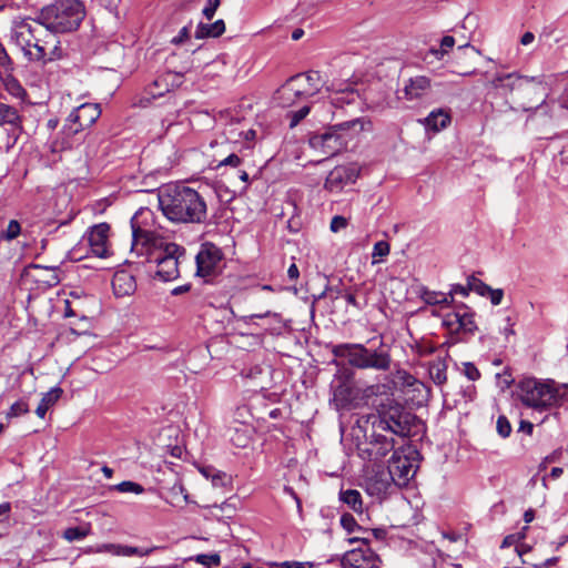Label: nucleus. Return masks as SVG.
Instances as JSON below:
<instances>
[{"label": "nucleus", "instance_id": "1", "mask_svg": "<svg viewBox=\"0 0 568 568\" xmlns=\"http://www.w3.org/2000/svg\"><path fill=\"white\" fill-rule=\"evenodd\" d=\"M150 210H140L131 219L132 245L131 252L143 262L155 263V275L163 282L176 280L180 276L179 264L185 254V250L166 241L158 233L144 229L140 224L141 217L151 216Z\"/></svg>", "mask_w": 568, "mask_h": 568}, {"label": "nucleus", "instance_id": "2", "mask_svg": "<svg viewBox=\"0 0 568 568\" xmlns=\"http://www.w3.org/2000/svg\"><path fill=\"white\" fill-rule=\"evenodd\" d=\"M11 41L31 61H53L61 57L55 36L40 23L39 17L14 19L11 27Z\"/></svg>", "mask_w": 568, "mask_h": 568}, {"label": "nucleus", "instance_id": "3", "mask_svg": "<svg viewBox=\"0 0 568 568\" xmlns=\"http://www.w3.org/2000/svg\"><path fill=\"white\" fill-rule=\"evenodd\" d=\"M163 215L174 223H203L207 206L203 196L185 185H166L158 195Z\"/></svg>", "mask_w": 568, "mask_h": 568}, {"label": "nucleus", "instance_id": "4", "mask_svg": "<svg viewBox=\"0 0 568 568\" xmlns=\"http://www.w3.org/2000/svg\"><path fill=\"white\" fill-rule=\"evenodd\" d=\"M516 389L524 406L540 413L561 406L568 398V384L554 379L525 377L518 382Z\"/></svg>", "mask_w": 568, "mask_h": 568}, {"label": "nucleus", "instance_id": "5", "mask_svg": "<svg viewBox=\"0 0 568 568\" xmlns=\"http://www.w3.org/2000/svg\"><path fill=\"white\" fill-rule=\"evenodd\" d=\"M371 129L372 122L368 118H356L335 124L323 134L314 135L311 138L310 144L312 148L321 150L326 158H329L345 149L348 141L354 136Z\"/></svg>", "mask_w": 568, "mask_h": 568}, {"label": "nucleus", "instance_id": "6", "mask_svg": "<svg viewBox=\"0 0 568 568\" xmlns=\"http://www.w3.org/2000/svg\"><path fill=\"white\" fill-rule=\"evenodd\" d=\"M84 16V7L79 0H55L38 14L40 23L54 36L77 30Z\"/></svg>", "mask_w": 568, "mask_h": 568}, {"label": "nucleus", "instance_id": "7", "mask_svg": "<svg viewBox=\"0 0 568 568\" xmlns=\"http://www.w3.org/2000/svg\"><path fill=\"white\" fill-rule=\"evenodd\" d=\"M416 468L417 465L413 458L400 450H394L388 462V471L371 478L367 489L371 494H382L388 489L392 483L397 486L406 485L414 477Z\"/></svg>", "mask_w": 568, "mask_h": 568}, {"label": "nucleus", "instance_id": "8", "mask_svg": "<svg viewBox=\"0 0 568 568\" xmlns=\"http://www.w3.org/2000/svg\"><path fill=\"white\" fill-rule=\"evenodd\" d=\"M335 357L344 358L347 363L358 369L388 371L390 356L383 349H369L363 344H338L332 349Z\"/></svg>", "mask_w": 568, "mask_h": 568}, {"label": "nucleus", "instance_id": "9", "mask_svg": "<svg viewBox=\"0 0 568 568\" xmlns=\"http://www.w3.org/2000/svg\"><path fill=\"white\" fill-rule=\"evenodd\" d=\"M412 415L403 405L387 398L386 403L377 406V413L367 417V423L377 432H386L390 435L406 436L410 430Z\"/></svg>", "mask_w": 568, "mask_h": 568}, {"label": "nucleus", "instance_id": "10", "mask_svg": "<svg viewBox=\"0 0 568 568\" xmlns=\"http://www.w3.org/2000/svg\"><path fill=\"white\" fill-rule=\"evenodd\" d=\"M321 81V74L317 71L293 75L277 91L278 100L283 106H290L296 100L313 97L320 91Z\"/></svg>", "mask_w": 568, "mask_h": 568}, {"label": "nucleus", "instance_id": "11", "mask_svg": "<svg viewBox=\"0 0 568 568\" xmlns=\"http://www.w3.org/2000/svg\"><path fill=\"white\" fill-rule=\"evenodd\" d=\"M348 544L359 542L361 546L346 551L341 558V566L343 568H379L381 559L368 547V539L366 537H352L347 539Z\"/></svg>", "mask_w": 568, "mask_h": 568}, {"label": "nucleus", "instance_id": "12", "mask_svg": "<svg viewBox=\"0 0 568 568\" xmlns=\"http://www.w3.org/2000/svg\"><path fill=\"white\" fill-rule=\"evenodd\" d=\"M443 325L452 336H456L453 343L464 341L477 329L474 313L465 305L456 307L444 315Z\"/></svg>", "mask_w": 568, "mask_h": 568}, {"label": "nucleus", "instance_id": "13", "mask_svg": "<svg viewBox=\"0 0 568 568\" xmlns=\"http://www.w3.org/2000/svg\"><path fill=\"white\" fill-rule=\"evenodd\" d=\"M357 449L358 456L363 460L379 463L388 453H394V450H396L395 439L393 435L387 434L386 432H377L372 428V434L366 443L358 445Z\"/></svg>", "mask_w": 568, "mask_h": 568}, {"label": "nucleus", "instance_id": "14", "mask_svg": "<svg viewBox=\"0 0 568 568\" xmlns=\"http://www.w3.org/2000/svg\"><path fill=\"white\" fill-rule=\"evenodd\" d=\"M223 253L215 244L206 242L201 245L196 254V275L201 277L213 276L221 267Z\"/></svg>", "mask_w": 568, "mask_h": 568}, {"label": "nucleus", "instance_id": "15", "mask_svg": "<svg viewBox=\"0 0 568 568\" xmlns=\"http://www.w3.org/2000/svg\"><path fill=\"white\" fill-rule=\"evenodd\" d=\"M101 115L100 104L98 103H83L74 109L69 118L70 123L68 130L70 134H75L81 130L90 128L97 122Z\"/></svg>", "mask_w": 568, "mask_h": 568}, {"label": "nucleus", "instance_id": "16", "mask_svg": "<svg viewBox=\"0 0 568 568\" xmlns=\"http://www.w3.org/2000/svg\"><path fill=\"white\" fill-rule=\"evenodd\" d=\"M359 176V169L355 164L335 166L326 176L325 189L338 193L345 186L354 184Z\"/></svg>", "mask_w": 568, "mask_h": 568}, {"label": "nucleus", "instance_id": "17", "mask_svg": "<svg viewBox=\"0 0 568 568\" xmlns=\"http://www.w3.org/2000/svg\"><path fill=\"white\" fill-rule=\"evenodd\" d=\"M109 224L100 223L93 225L87 233L90 250L98 257H106L109 255Z\"/></svg>", "mask_w": 568, "mask_h": 568}, {"label": "nucleus", "instance_id": "18", "mask_svg": "<svg viewBox=\"0 0 568 568\" xmlns=\"http://www.w3.org/2000/svg\"><path fill=\"white\" fill-rule=\"evenodd\" d=\"M182 82V75L175 72H165L158 77L146 89L144 99L149 102L170 92L174 87H179Z\"/></svg>", "mask_w": 568, "mask_h": 568}, {"label": "nucleus", "instance_id": "19", "mask_svg": "<svg viewBox=\"0 0 568 568\" xmlns=\"http://www.w3.org/2000/svg\"><path fill=\"white\" fill-rule=\"evenodd\" d=\"M535 81V78H525L517 75L515 73H508L504 75H497L493 79L491 84L494 88H505L509 91L520 90V91H529L531 89V84Z\"/></svg>", "mask_w": 568, "mask_h": 568}, {"label": "nucleus", "instance_id": "20", "mask_svg": "<svg viewBox=\"0 0 568 568\" xmlns=\"http://www.w3.org/2000/svg\"><path fill=\"white\" fill-rule=\"evenodd\" d=\"M156 547H149V548H142V547H133L128 545H120V544H103L98 548L99 552H108L113 556H122V557H131V556H139V557H145L151 555Z\"/></svg>", "mask_w": 568, "mask_h": 568}, {"label": "nucleus", "instance_id": "21", "mask_svg": "<svg viewBox=\"0 0 568 568\" xmlns=\"http://www.w3.org/2000/svg\"><path fill=\"white\" fill-rule=\"evenodd\" d=\"M112 288L118 297L130 296L136 290L135 277L126 270L116 271L112 278Z\"/></svg>", "mask_w": 568, "mask_h": 568}, {"label": "nucleus", "instance_id": "22", "mask_svg": "<svg viewBox=\"0 0 568 568\" xmlns=\"http://www.w3.org/2000/svg\"><path fill=\"white\" fill-rule=\"evenodd\" d=\"M430 89V80L427 77L418 75L409 79L404 88L405 98L407 100H418L425 97Z\"/></svg>", "mask_w": 568, "mask_h": 568}, {"label": "nucleus", "instance_id": "23", "mask_svg": "<svg viewBox=\"0 0 568 568\" xmlns=\"http://www.w3.org/2000/svg\"><path fill=\"white\" fill-rule=\"evenodd\" d=\"M225 32V23L222 19L213 23L200 22L195 29L196 39L217 38Z\"/></svg>", "mask_w": 568, "mask_h": 568}, {"label": "nucleus", "instance_id": "24", "mask_svg": "<svg viewBox=\"0 0 568 568\" xmlns=\"http://www.w3.org/2000/svg\"><path fill=\"white\" fill-rule=\"evenodd\" d=\"M450 123V115L447 111L443 109H438L432 111L427 118L424 120V124L428 130H433L434 132H438L442 129H445Z\"/></svg>", "mask_w": 568, "mask_h": 568}, {"label": "nucleus", "instance_id": "25", "mask_svg": "<svg viewBox=\"0 0 568 568\" xmlns=\"http://www.w3.org/2000/svg\"><path fill=\"white\" fill-rule=\"evenodd\" d=\"M62 395V389L60 387H52L50 390L44 393L41 397V400L36 409L37 416L40 418H44L47 412L55 405L59 398Z\"/></svg>", "mask_w": 568, "mask_h": 568}, {"label": "nucleus", "instance_id": "26", "mask_svg": "<svg viewBox=\"0 0 568 568\" xmlns=\"http://www.w3.org/2000/svg\"><path fill=\"white\" fill-rule=\"evenodd\" d=\"M429 377L432 381L442 386L447 382V363L443 358H437L429 364Z\"/></svg>", "mask_w": 568, "mask_h": 568}, {"label": "nucleus", "instance_id": "27", "mask_svg": "<svg viewBox=\"0 0 568 568\" xmlns=\"http://www.w3.org/2000/svg\"><path fill=\"white\" fill-rule=\"evenodd\" d=\"M207 509L210 515L217 519L232 518L235 515L236 506L232 501V498H230L220 505L214 504L212 506H207Z\"/></svg>", "mask_w": 568, "mask_h": 568}, {"label": "nucleus", "instance_id": "28", "mask_svg": "<svg viewBox=\"0 0 568 568\" xmlns=\"http://www.w3.org/2000/svg\"><path fill=\"white\" fill-rule=\"evenodd\" d=\"M3 87L6 91L11 94L13 98L22 99L26 95V90L21 85V83L8 72L1 77Z\"/></svg>", "mask_w": 568, "mask_h": 568}, {"label": "nucleus", "instance_id": "29", "mask_svg": "<svg viewBox=\"0 0 568 568\" xmlns=\"http://www.w3.org/2000/svg\"><path fill=\"white\" fill-rule=\"evenodd\" d=\"M339 499L343 503H345L355 513L363 511L362 495L358 490H355V489L343 490L339 494Z\"/></svg>", "mask_w": 568, "mask_h": 568}, {"label": "nucleus", "instance_id": "30", "mask_svg": "<svg viewBox=\"0 0 568 568\" xmlns=\"http://www.w3.org/2000/svg\"><path fill=\"white\" fill-rule=\"evenodd\" d=\"M358 93L349 87L335 91L331 98V103L336 106L354 103L358 99Z\"/></svg>", "mask_w": 568, "mask_h": 568}, {"label": "nucleus", "instance_id": "31", "mask_svg": "<svg viewBox=\"0 0 568 568\" xmlns=\"http://www.w3.org/2000/svg\"><path fill=\"white\" fill-rule=\"evenodd\" d=\"M91 534V525L89 523H85L81 526H77V527H69L67 528L63 534H62V537L69 541V542H73V541H77V540H82L84 539L85 537H88L89 535Z\"/></svg>", "mask_w": 568, "mask_h": 568}, {"label": "nucleus", "instance_id": "32", "mask_svg": "<svg viewBox=\"0 0 568 568\" xmlns=\"http://www.w3.org/2000/svg\"><path fill=\"white\" fill-rule=\"evenodd\" d=\"M420 298L428 305L449 304V296L446 293L429 291L425 287L420 290Z\"/></svg>", "mask_w": 568, "mask_h": 568}, {"label": "nucleus", "instance_id": "33", "mask_svg": "<svg viewBox=\"0 0 568 568\" xmlns=\"http://www.w3.org/2000/svg\"><path fill=\"white\" fill-rule=\"evenodd\" d=\"M19 121V114L13 106L0 102V125L3 122L16 124Z\"/></svg>", "mask_w": 568, "mask_h": 568}, {"label": "nucleus", "instance_id": "34", "mask_svg": "<svg viewBox=\"0 0 568 568\" xmlns=\"http://www.w3.org/2000/svg\"><path fill=\"white\" fill-rule=\"evenodd\" d=\"M29 410L30 409H29V405H28L27 400L19 399L10 406V408L6 413V417L8 419L17 418V417L28 414Z\"/></svg>", "mask_w": 568, "mask_h": 568}, {"label": "nucleus", "instance_id": "35", "mask_svg": "<svg viewBox=\"0 0 568 568\" xmlns=\"http://www.w3.org/2000/svg\"><path fill=\"white\" fill-rule=\"evenodd\" d=\"M114 489L120 493H132V494H136V495L142 494L144 491V488L142 485L131 481V480H125V481H122V483L115 485Z\"/></svg>", "mask_w": 568, "mask_h": 568}, {"label": "nucleus", "instance_id": "36", "mask_svg": "<svg viewBox=\"0 0 568 568\" xmlns=\"http://www.w3.org/2000/svg\"><path fill=\"white\" fill-rule=\"evenodd\" d=\"M341 526L348 532L364 531V529L356 523L351 514H344L341 517Z\"/></svg>", "mask_w": 568, "mask_h": 568}, {"label": "nucleus", "instance_id": "37", "mask_svg": "<svg viewBox=\"0 0 568 568\" xmlns=\"http://www.w3.org/2000/svg\"><path fill=\"white\" fill-rule=\"evenodd\" d=\"M468 286L469 290L477 293L480 296H487V292H489V285L484 283L481 280L470 276L468 277Z\"/></svg>", "mask_w": 568, "mask_h": 568}, {"label": "nucleus", "instance_id": "38", "mask_svg": "<svg viewBox=\"0 0 568 568\" xmlns=\"http://www.w3.org/2000/svg\"><path fill=\"white\" fill-rule=\"evenodd\" d=\"M390 246L386 241H378L374 244L372 256L374 258L373 263H377L379 260L389 254Z\"/></svg>", "mask_w": 568, "mask_h": 568}, {"label": "nucleus", "instance_id": "39", "mask_svg": "<svg viewBox=\"0 0 568 568\" xmlns=\"http://www.w3.org/2000/svg\"><path fill=\"white\" fill-rule=\"evenodd\" d=\"M463 374L469 379V381H477L480 378V372L478 368L470 362L463 363Z\"/></svg>", "mask_w": 568, "mask_h": 568}, {"label": "nucleus", "instance_id": "40", "mask_svg": "<svg viewBox=\"0 0 568 568\" xmlns=\"http://www.w3.org/2000/svg\"><path fill=\"white\" fill-rule=\"evenodd\" d=\"M496 426H497V432L501 437L506 438L510 435L511 425L505 416L498 417Z\"/></svg>", "mask_w": 568, "mask_h": 568}, {"label": "nucleus", "instance_id": "41", "mask_svg": "<svg viewBox=\"0 0 568 568\" xmlns=\"http://www.w3.org/2000/svg\"><path fill=\"white\" fill-rule=\"evenodd\" d=\"M220 560H221V558L217 554L199 555L196 557L197 562L205 565L207 567L219 566Z\"/></svg>", "mask_w": 568, "mask_h": 568}, {"label": "nucleus", "instance_id": "42", "mask_svg": "<svg viewBox=\"0 0 568 568\" xmlns=\"http://www.w3.org/2000/svg\"><path fill=\"white\" fill-rule=\"evenodd\" d=\"M241 163L242 159L237 154L231 153L230 155H227L225 159L217 163L216 169H220L222 166L237 168Z\"/></svg>", "mask_w": 568, "mask_h": 568}, {"label": "nucleus", "instance_id": "43", "mask_svg": "<svg viewBox=\"0 0 568 568\" xmlns=\"http://www.w3.org/2000/svg\"><path fill=\"white\" fill-rule=\"evenodd\" d=\"M0 68L3 72H8L12 69V61L6 50V48L0 42Z\"/></svg>", "mask_w": 568, "mask_h": 568}, {"label": "nucleus", "instance_id": "44", "mask_svg": "<svg viewBox=\"0 0 568 568\" xmlns=\"http://www.w3.org/2000/svg\"><path fill=\"white\" fill-rule=\"evenodd\" d=\"M455 44V39L454 37L452 36H445L442 41H440V49L439 50H435L434 53L435 54H440L444 55L445 53H447Z\"/></svg>", "mask_w": 568, "mask_h": 568}, {"label": "nucleus", "instance_id": "45", "mask_svg": "<svg viewBox=\"0 0 568 568\" xmlns=\"http://www.w3.org/2000/svg\"><path fill=\"white\" fill-rule=\"evenodd\" d=\"M220 2H221V0H207L206 4L202 11L203 16L207 20H211L214 17V14L220 6Z\"/></svg>", "mask_w": 568, "mask_h": 568}, {"label": "nucleus", "instance_id": "46", "mask_svg": "<svg viewBox=\"0 0 568 568\" xmlns=\"http://www.w3.org/2000/svg\"><path fill=\"white\" fill-rule=\"evenodd\" d=\"M21 227L20 224L12 220L9 222L7 230L4 231V237L7 240H13L20 234Z\"/></svg>", "mask_w": 568, "mask_h": 568}, {"label": "nucleus", "instance_id": "47", "mask_svg": "<svg viewBox=\"0 0 568 568\" xmlns=\"http://www.w3.org/2000/svg\"><path fill=\"white\" fill-rule=\"evenodd\" d=\"M347 224V220L344 216L335 215L331 221L329 229L332 232L337 233L338 231L345 229Z\"/></svg>", "mask_w": 568, "mask_h": 568}, {"label": "nucleus", "instance_id": "48", "mask_svg": "<svg viewBox=\"0 0 568 568\" xmlns=\"http://www.w3.org/2000/svg\"><path fill=\"white\" fill-rule=\"evenodd\" d=\"M493 305H499L504 297V291L501 288H491L489 287V292H487V296Z\"/></svg>", "mask_w": 568, "mask_h": 568}, {"label": "nucleus", "instance_id": "49", "mask_svg": "<svg viewBox=\"0 0 568 568\" xmlns=\"http://www.w3.org/2000/svg\"><path fill=\"white\" fill-rule=\"evenodd\" d=\"M396 378L406 386H413L416 383V378L404 369H398L396 372Z\"/></svg>", "mask_w": 568, "mask_h": 568}, {"label": "nucleus", "instance_id": "50", "mask_svg": "<svg viewBox=\"0 0 568 568\" xmlns=\"http://www.w3.org/2000/svg\"><path fill=\"white\" fill-rule=\"evenodd\" d=\"M469 291L470 290H469L468 285L467 286H464L460 284L453 285L450 292L447 294L449 296V304L453 302L455 294L466 297L468 295Z\"/></svg>", "mask_w": 568, "mask_h": 568}, {"label": "nucleus", "instance_id": "51", "mask_svg": "<svg viewBox=\"0 0 568 568\" xmlns=\"http://www.w3.org/2000/svg\"><path fill=\"white\" fill-rule=\"evenodd\" d=\"M190 38V26L183 27L178 36H175L171 42L175 45L182 44L184 41H186Z\"/></svg>", "mask_w": 568, "mask_h": 568}, {"label": "nucleus", "instance_id": "52", "mask_svg": "<svg viewBox=\"0 0 568 568\" xmlns=\"http://www.w3.org/2000/svg\"><path fill=\"white\" fill-rule=\"evenodd\" d=\"M523 540V536L510 534L506 536L500 545L501 548L517 546Z\"/></svg>", "mask_w": 568, "mask_h": 568}, {"label": "nucleus", "instance_id": "53", "mask_svg": "<svg viewBox=\"0 0 568 568\" xmlns=\"http://www.w3.org/2000/svg\"><path fill=\"white\" fill-rule=\"evenodd\" d=\"M247 318H250V320H252V318H272L276 323H281V321H282L280 314L271 312V311H267L262 314H252Z\"/></svg>", "mask_w": 568, "mask_h": 568}, {"label": "nucleus", "instance_id": "54", "mask_svg": "<svg viewBox=\"0 0 568 568\" xmlns=\"http://www.w3.org/2000/svg\"><path fill=\"white\" fill-rule=\"evenodd\" d=\"M310 112V106H303L298 111L293 114L291 126L296 125L301 120H303Z\"/></svg>", "mask_w": 568, "mask_h": 568}, {"label": "nucleus", "instance_id": "55", "mask_svg": "<svg viewBox=\"0 0 568 568\" xmlns=\"http://www.w3.org/2000/svg\"><path fill=\"white\" fill-rule=\"evenodd\" d=\"M11 513V504L6 501L0 504V523H4L9 519Z\"/></svg>", "mask_w": 568, "mask_h": 568}, {"label": "nucleus", "instance_id": "56", "mask_svg": "<svg viewBox=\"0 0 568 568\" xmlns=\"http://www.w3.org/2000/svg\"><path fill=\"white\" fill-rule=\"evenodd\" d=\"M282 568H310V562H300V561H284L281 564Z\"/></svg>", "mask_w": 568, "mask_h": 568}, {"label": "nucleus", "instance_id": "57", "mask_svg": "<svg viewBox=\"0 0 568 568\" xmlns=\"http://www.w3.org/2000/svg\"><path fill=\"white\" fill-rule=\"evenodd\" d=\"M226 478V475L224 473H221V471H215L213 475H212V484L213 486H223L224 485V480Z\"/></svg>", "mask_w": 568, "mask_h": 568}, {"label": "nucleus", "instance_id": "58", "mask_svg": "<svg viewBox=\"0 0 568 568\" xmlns=\"http://www.w3.org/2000/svg\"><path fill=\"white\" fill-rule=\"evenodd\" d=\"M287 276L291 281H296L300 276L298 267L295 263L291 264L287 270Z\"/></svg>", "mask_w": 568, "mask_h": 568}, {"label": "nucleus", "instance_id": "59", "mask_svg": "<svg viewBox=\"0 0 568 568\" xmlns=\"http://www.w3.org/2000/svg\"><path fill=\"white\" fill-rule=\"evenodd\" d=\"M534 40H535V34L530 31H527L521 36L520 43L523 45H528V44L532 43Z\"/></svg>", "mask_w": 568, "mask_h": 568}, {"label": "nucleus", "instance_id": "60", "mask_svg": "<svg viewBox=\"0 0 568 568\" xmlns=\"http://www.w3.org/2000/svg\"><path fill=\"white\" fill-rule=\"evenodd\" d=\"M532 428H534V425L530 422H527V420L520 422L519 430L526 432L527 434H531Z\"/></svg>", "mask_w": 568, "mask_h": 568}, {"label": "nucleus", "instance_id": "61", "mask_svg": "<svg viewBox=\"0 0 568 568\" xmlns=\"http://www.w3.org/2000/svg\"><path fill=\"white\" fill-rule=\"evenodd\" d=\"M535 518V511L532 509H528L525 511L524 514V520L526 524H529L534 520Z\"/></svg>", "mask_w": 568, "mask_h": 568}, {"label": "nucleus", "instance_id": "62", "mask_svg": "<svg viewBox=\"0 0 568 568\" xmlns=\"http://www.w3.org/2000/svg\"><path fill=\"white\" fill-rule=\"evenodd\" d=\"M379 389V386L378 385H372V386H368L364 394L366 397H369L372 395H375L377 393V390Z\"/></svg>", "mask_w": 568, "mask_h": 568}, {"label": "nucleus", "instance_id": "63", "mask_svg": "<svg viewBox=\"0 0 568 568\" xmlns=\"http://www.w3.org/2000/svg\"><path fill=\"white\" fill-rule=\"evenodd\" d=\"M564 473V469L561 467H554L550 471V477L554 479L559 478Z\"/></svg>", "mask_w": 568, "mask_h": 568}, {"label": "nucleus", "instance_id": "64", "mask_svg": "<svg viewBox=\"0 0 568 568\" xmlns=\"http://www.w3.org/2000/svg\"><path fill=\"white\" fill-rule=\"evenodd\" d=\"M372 534L374 535V537L376 539H383L385 537V535H386L385 530L384 529H379V528L373 529Z\"/></svg>", "mask_w": 568, "mask_h": 568}]
</instances>
